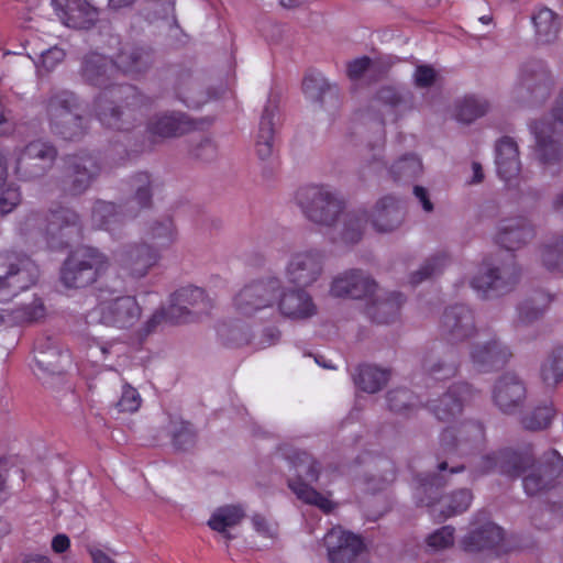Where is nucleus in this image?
Returning <instances> with one entry per match:
<instances>
[{"instance_id": "12", "label": "nucleus", "mask_w": 563, "mask_h": 563, "mask_svg": "<svg viewBox=\"0 0 563 563\" xmlns=\"http://www.w3.org/2000/svg\"><path fill=\"white\" fill-rule=\"evenodd\" d=\"M38 275V266L30 257L15 253L0 254V302L32 287Z\"/></svg>"}, {"instance_id": "1", "label": "nucleus", "mask_w": 563, "mask_h": 563, "mask_svg": "<svg viewBox=\"0 0 563 563\" xmlns=\"http://www.w3.org/2000/svg\"><path fill=\"white\" fill-rule=\"evenodd\" d=\"M152 63V49L135 45H124L114 60L96 52L84 57L80 68L82 78L102 89L95 101L96 114L102 125L119 131L132 128L128 119H134L135 112H141L152 100L134 86L114 84L112 80L119 73L135 77L146 71Z\"/></svg>"}, {"instance_id": "22", "label": "nucleus", "mask_w": 563, "mask_h": 563, "mask_svg": "<svg viewBox=\"0 0 563 563\" xmlns=\"http://www.w3.org/2000/svg\"><path fill=\"white\" fill-rule=\"evenodd\" d=\"M323 254L319 251L299 252L291 256L286 276L289 283L298 287H308L321 275Z\"/></svg>"}, {"instance_id": "9", "label": "nucleus", "mask_w": 563, "mask_h": 563, "mask_svg": "<svg viewBox=\"0 0 563 563\" xmlns=\"http://www.w3.org/2000/svg\"><path fill=\"white\" fill-rule=\"evenodd\" d=\"M78 97L69 90L54 91L47 100L51 130L64 140L75 141L86 133V119L80 114Z\"/></svg>"}, {"instance_id": "8", "label": "nucleus", "mask_w": 563, "mask_h": 563, "mask_svg": "<svg viewBox=\"0 0 563 563\" xmlns=\"http://www.w3.org/2000/svg\"><path fill=\"white\" fill-rule=\"evenodd\" d=\"M131 188L135 190V194L124 206H117L113 202L102 200L96 201L92 208L91 221L97 229L108 231L113 235L128 219L139 216V212H135L132 206L133 203L139 206V211L151 207L152 181L147 173H139L133 176Z\"/></svg>"}, {"instance_id": "33", "label": "nucleus", "mask_w": 563, "mask_h": 563, "mask_svg": "<svg viewBox=\"0 0 563 563\" xmlns=\"http://www.w3.org/2000/svg\"><path fill=\"white\" fill-rule=\"evenodd\" d=\"M302 91L311 102L328 109L339 103V89L317 71H308L302 80Z\"/></svg>"}, {"instance_id": "5", "label": "nucleus", "mask_w": 563, "mask_h": 563, "mask_svg": "<svg viewBox=\"0 0 563 563\" xmlns=\"http://www.w3.org/2000/svg\"><path fill=\"white\" fill-rule=\"evenodd\" d=\"M176 230L170 218L151 223L144 231L142 243L125 246L115 254L122 271L134 278L148 274L162 257V251L176 240Z\"/></svg>"}, {"instance_id": "64", "label": "nucleus", "mask_w": 563, "mask_h": 563, "mask_svg": "<svg viewBox=\"0 0 563 563\" xmlns=\"http://www.w3.org/2000/svg\"><path fill=\"white\" fill-rule=\"evenodd\" d=\"M252 523H253V527L254 529L265 536V537H269L272 538L274 536V531H273V528L272 526L268 523V521L266 520V518L262 515H254L253 518H252Z\"/></svg>"}, {"instance_id": "7", "label": "nucleus", "mask_w": 563, "mask_h": 563, "mask_svg": "<svg viewBox=\"0 0 563 563\" xmlns=\"http://www.w3.org/2000/svg\"><path fill=\"white\" fill-rule=\"evenodd\" d=\"M485 442V427L479 421L467 420L457 427L445 428L440 435V445L435 454L438 470H449L450 474L463 472L465 466L456 464L454 459L481 449Z\"/></svg>"}, {"instance_id": "4", "label": "nucleus", "mask_w": 563, "mask_h": 563, "mask_svg": "<svg viewBox=\"0 0 563 563\" xmlns=\"http://www.w3.org/2000/svg\"><path fill=\"white\" fill-rule=\"evenodd\" d=\"M280 280L269 277L245 285L234 297V307L243 316H253L258 310L272 307L278 300L280 313L294 320H303L317 313V306L305 290L280 291Z\"/></svg>"}, {"instance_id": "14", "label": "nucleus", "mask_w": 563, "mask_h": 563, "mask_svg": "<svg viewBox=\"0 0 563 563\" xmlns=\"http://www.w3.org/2000/svg\"><path fill=\"white\" fill-rule=\"evenodd\" d=\"M553 122L537 121L531 124L536 139V151L543 165L559 162L563 158V89L552 110Z\"/></svg>"}, {"instance_id": "20", "label": "nucleus", "mask_w": 563, "mask_h": 563, "mask_svg": "<svg viewBox=\"0 0 563 563\" xmlns=\"http://www.w3.org/2000/svg\"><path fill=\"white\" fill-rule=\"evenodd\" d=\"M461 548L467 553H506L508 548L505 542L504 530L496 523L486 520L473 528L461 541Z\"/></svg>"}, {"instance_id": "55", "label": "nucleus", "mask_w": 563, "mask_h": 563, "mask_svg": "<svg viewBox=\"0 0 563 563\" xmlns=\"http://www.w3.org/2000/svg\"><path fill=\"white\" fill-rule=\"evenodd\" d=\"M65 52L63 48L53 46L40 54V64H36L37 69H44L46 71L53 70L58 64L65 58Z\"/></svg>"}, {"instance_id": "46", "label": "nucleus", "mask_w": 563, "mask_h": 563, "mask_svg": "<svg viewBox=\"0 0 563 563\" xmlns=\"http://www.w3.org/2000/svg\"><path fill=\"white\" fill-rule=\"evenodd\" d=\"M555 413L556 411L552 401H549L534 407L529 413L522 417L521 423L527 430H544L550 427Z\"/></svg>"}, {"instance_id": "48", "label": "nucleus", "mask_w": 563, "mask_h": 563, "mask_svg": "<svg viewBox=\"0 0 563 563\" xmlns=\"http://www.w3.org/2000/svg\"><path fill=\"white\" fill-rule=\"evenodd\" d=\"M114 341L91 339L87 346V357L95 366H103L112 355H119L121 349Z\"/></svg>"}, {"instance_id": "39", "label": "nucleus", "mask_w": 563, "mask_h": 563, "mask_svg": "<svg viewBox=\"0 0 563 563\" xmlns=\"http://www.w3.org/2000/svg\"><path fill=\"white\" fill-rule=\"evenodd\" d=\"M243 517L244 511L240 506H223L211 515L208 526L212 530L222 533L228 541H231L233 536L228 531V528L239 525Z\"/></svg>"}, {"instance_id": "45", "label": "nucleus", "mask_w": 563, "mask_h": 563, "mask_svg": "<svg viewBox=\"0 0 563 563\" xmlns=\"http://www.w3.org/2000/svg\"><path fill=\"white\" fill-rule=\"evenodd\" d=\"M540 375L547 386H556L563 380V345L555 347L542 363Z\"/></svg>"}, {"instance_id": "40", "label": "nucleus", "mask_w": 563, "mask_h": 563, "mask_svg": "<svg viewBox=\"0 0 563 563\" xmlns=\"http://www.w3.org/2000/svg\"><path fill=\"white\" fill-rule=\"evenodd\" d=\"M390 376L388 369H382L373 365H361L354 377L355 385L366 393H377L386 385Z\"/></svg>"}, {"instance_id": "11", "label": "nucleus", "mask_w": 563, "mask_h": 563, "mask_svg": "<svg viewBox=\"0 0 563 563\" xmlns=\"http://www.w3.org/2000/svg\"><path fill=\"white\" fill-rule=\"evenodd\" d=\"M109 267L108 257L95 247L73 251L60 268V282L67 288H84L95 283Z\"/></svg>"}, {"instance_id": "34", "label": "nucleus", "mask_w": 563, "mask_h": 563, "mask_svg": "<svg viewBox=\"0 0 563 563\" xmlns=\"http://www.w3.org/2000/svg\"><path fill=\"white\" fill-rule=\"evenodd\" d=\"M197 129V123L180 112L164 113L148 122L151 134L161 137L179 136Z\"/></svg>"}, {"instance_id": "17", "label": "nucleus", "mask_w": 563, "mask_h": 563, "mask_svg": "<svg viewBox=\"0 0 563 563\" xmlns=\"http://www.w3.org/2000/svg\"><path fill=\"white\" fill-rule=\"evenodd\" d=\"M56 148L47 142L34 141L20 151L14 173L21 180H32L43 176L56 159Z\"/></svg>"}, {"instance_id": "47", "label": "nucleus", "mask_w": 563, "mask_h": 563, "mask_svg": "<svg viewBox=\"0 0 563 563\" xmlns=\"http://www.w3.org/2000/svg\"><path fill=\"white\" fill-rule=\"evenodd\" d=\"M368 221L369 216L365 210L346 213L344 218L342 240L347 244L357 243L362 239L364 229Z\"/></svg>"}, {"instance_id": "50", "label": "nucleus", "mask_w": 563, "mask_h": 563, "mask_svg": "<svg viewBox=\"0 0 563 563\" xmlns=\"http://www.w3.org/2000/svg\"><path fill=\"white\" fill-rule=\"evenodd\" d=\"M376 99L389 107L404 109H411L413 104V95L406 89H397L394 87H383L376 93Z\"/></svg>"}, {"instance_id": "2", "label": "nucleus", "mask_w": 563, "mask_h": 563, "mask_svg": "<svg viewBox=\"0 0 563 563\" xmlns=\"http://www.w3.org/2000/svg\"><path fill=\"white\" fill-rule=\"evenodd\" d=\"M534 462L531 444L520 450L504 448L482 455L472 472L475 476L499 472L515 478L531 467V472L523 477L522 485L527 495L534 496L555 486L556 479L563 474V456L558 450L550 449L542 454L538 465Z\"/></svg>"}, {"instance_id": "13", "label": "nucleus", "mask_w": 563, "mask_h": 563, "mask_svg": "<svg viewBox=\"0 0 563 563\" xmlns=\"http://www.w3.org/2000/svg\"><path fill=\"white\" fill-rule=\"evenodd\" d=\"M295 199L305 216L318 224L332 225L343 209V201L324 186L300 187Z\"/></svg>"}, {"instance_id": "42", "label": "nucleus", "mask_w": 563, "mask_h": 563, "mask_svg": "<svg viewBox=\"0 0 563 563\" xmlns=\"http://www.w3.org/2000/svg\"><path fill=\"white\" fill-rule=\"evenodd\" d=\"M386 399L390 411L405 416H409L420 405H423L420 397L413 395V393L406 388L389 390Z\"/></svg>"}, {"instance_id": "51", "label": "nucleus", "mask_w": 563, "mask_h": 563, "mask_svg": "<svg viewBox=\"0 0 563 563\" xmlns=\"http://www.w3.org/2000/svg\"><path fill=\"white\" fill-rule=\"evenodd\" d=\"M448 263L449 257L445 253H440L428 258L417 272L410 275V284L416 286L424 279L441 273Z\"/></svg>"}, {"instance_id": "59", "label": "nucleus", "mask_w": 563, "mask_h": 563, "mask_svg": "<svg viewBox=\"0 0 563 563\" xmlns=\"http://www.w3.org/2000/svg\"><path fill=\"white\" fill-rule=\"evenodd\" d=\"M541 517H549L551 522L550 523H547V525H541L538 522V517L534 516L532 518L533 520V525L538 528V529H544V530H549L551 529L552 527H554L555 522L560 521L561 518L563 517V504H553V505H550L549 507H547L544 510L541 511Z\"/></svg>"}, {"instance_id": "29", "label": "nucleus", "mask_w": 563, "mask_h": 563, "mask_svg": "<svg viewBox=\"0 0 563 563\" xmlns=\"http://www.w3.org/2000/svg\"><path fill=\"white\" fill-rule=\"evenodd\" d=\"M519 86L525 88L534 99L544 100L550 95L553 80L544 63L532 59L521 66Z\"/></svg>"}, {"instance_id": "49", "label": "nucleus", "mask_w": 563, "mask_h": 563, "mask_svg": "<svg viewBox=\"0 0 563 563\" xmlns=\"http://www.w3.org/2000/svg\"><path fill=\"white\" fill-rule=\"evenodd\" d=\"M541 258L544 267L551 273H563V236L543 245Z\"/></svg>"}, {"instance_id": "23", "label": "nucleus", "mask_w": 563, "mask_h": 563, "mask_svg": "<svg viewBox=\"0 0 563 563\" xmlns=\"http://www.w3.org/2000/svg\"><path fill=\"white\" fill-rule=\"evenodd\" d=\"M64 162L71 195L82 194L101 169L97 157L87 153L68 155Z\"/></svg>"}, {"instance_id": "18", "label": "nucleus", "mask_w": 563, "mask_h": 563, "mask_svg": "<svg viewBox=\"0 0 563 563\" xmlns=\"http://www.w3.org/2000/svg\"><path fill=\"white\" fill-rule=\"evenodd\" d=\"M330 563H369L362 538L355 533L332 528L324 538Z\"/></svg>"}, {"instance_id": "58", "label": "nucleus", "mask_w": 563, "mask_h": 563, "mask_svg": "<svg viewBox=\"0 0 563 563\" xmlns=\"http://www.w3.org/2000/svg\"><path fill=\"white\" fill-rule=\"evenodd\" d=\"M141 406V397L137 390L133 387H126L122 391V396L118 401L120 411L134 412Z\"/></svg>"}, {"instance_id": "43", "label": "nucleus", "mask_w": 563, "mask_h": 563, "mask_svg": "<svg viewBox=\"0 0 563 563\" xmlns=\"http://www.w3.org/2000/svg\"><path fill=\"white\" fill-rule=\"evenodd\" d=\"M488 108L489 104L486 100L474 95L465 96L455 104V118L460 122L471 123L483 117Z\"/></svg>"}, {"instance_id": "37", "label": "nucleus", "mask_w": 563, "mask_h": 563, "mask_svg": "<svg viewBox=\"0 0 563 563\" xmlns=\"http://www.w3.org/2000/svg\"><path fill=\"white\" fill-rule=\"evenodd\" d=\"M404 302L405 296L401 292L393 291L385 298H377L367 303L366 314L375 323L387 324L397 319Z\"/></svg>"}, {"instance_id": "61", "label": "nucleus", "mask_w": 563, "mask_h": 563, "mask_svg": "<svg viewBox=\"0 0 563 563\" xmlns=\"http://www.w3.org/2000/svg\"><path fill=\"white\" fill-rule=\"evenodd\" d=\"M371 65V58L363 56L356 58L347 64V76L350 79L355 80L361 78Z\"/></svg>"}, {"instance_id": "31", "label": "nucleus", "mask_w": 563, "mask_h": 563, "mask_svg": "<svg viewBox=\"0 0 563 563\" xmlns=\"http://www.w3.org/2000/svg\"><path fill=\"white\" fill-rule=\"evenodd\" d=\"M34 366L35 375H54L62 373V358L68 357L52 338H37L34 343Z\"/></svg>"}, {"instance_id": "44", "label": "nucleus", "mask_w": 563, "mask_h": 563, "mask_svg": "<svg viewBox=\"0 0 563 563\" xmlns=\"http://www.w3.org/2000/svg\"><path fill=\"white\" fill-rule=\"evenodd\" d=\"M552 296L543 291H537L532 297L523 301L518 308L519 320L523 323L532 322L539 319L550 302Z\"/></svg>"}, {"instance_id": "53", "label": "nucleus", "mask_w": 563, "mask_h": 563, "mask_svg": "<svg viewBox=\"0 0 563 563\" xmlns=\"http://www.w3.org/2000/svg\"><path fill=\"white\" fill-rule=\"evenodd\" d=\"M15 319L21 322H34L45 316V307L41 298H35L31 303L15 309Z\"/></svg>"}, {"instance_id": "62", "label": "nucleus", "mask_w": 563, "mask_h": 563, "mask_svg": "<svg viewBox=\"0 0 563 563\" xmlns=\"http://www.w3.org/2000/svg\"><path fill=\"white\" fill-rule=\"evenodd\" d=\"M194 155L199 159L210 161L216 157L217 147L211 140L205 139L194 150Z\"/></svg>"}, {"instance_id": "26", "label": "nucleus", "mask_w": 563, "mask_h": 563, "mask_svg": "<svg viewBox=\"0 0 563 563\" xmlns=\"http://www.w3.org/2000/svg\"><path fill=\"white\" fill-rule=\"evenodd\" d=\"M471 361L477 372H493L503 368L510 357L511 351L496 338L486 343H476L470 352Z\"/></svg>"}, {"instance_id": "21", "label": "nucleus", "mask_w": 563, "mask_h": 563, "mask_svg": "<svg viewBox=\"0 0 563 563\" xmlns=\"http://www.w3.org/2000/svg\"><path fill=\"white\" fill-rule=\"evenodd\" d=\"M441 333L451 345L472 338L476 333L473 311L465 305L446 308L441 321Z\"/></svg>"}, {"instance_id": "41", "label": "nucleus", "mask_w": 563, "mask_h": 563, "mask_svg": "<svg viewBox=\"0 0 563 563\" xmlns=\"http://www.w3.org/2000/svg\"><path fill=\"white\" fill-rule=\"evenodd\" d=\"M423 170L421 159L415 154H407L396 161L388 169L394 181H412L417 179Z\"/></svg>"}, {"instance_id": "36", "label": "nucleus", "mask_w": 563, "mask_h": 563, "mask_svg": "<svg viewBox=\"0 0 563 563\" xmlns=\"http://www.w3.org/2000/svg\"><path fill=\"white\" fill-rule=\"evenodd\" d=\"M277 111V104L268 100L261 115L258 132L255 137V151L261 161H265L273 155L274 118Z\"/></svg>"}, {"instance_id": "6", "label": "nucleus", "mask_w": 563, "mask_h": 563, "mask_svg": "<svg viewBox=\"0 0 563 563\" xmlns=\"http://www.w3.org/2000/svg\"><path fill=\"white\" fill-rule=\"evenodd\" d=\"M36 231L52 250H63L82 235V225L79 216L56 203L47 212H31L23 223L20 232L24 235Z\"/></svg>"}, {"instance_id": "15", "label": "nucleus", "mask_w": 563, "mask_h": 563, "mask_svg": "<svg viewBox=\"0 0 563 563\" xmlns=\"http://www.w3.org/2000/svg\"><path fill=\"white\" fill-rule=\"evenodd\" d=\"M291 464L298 477L289 479L288 486L294 494H296L298 499L306 504L317 506L327 514L331 512L334 507L333 503L301 479V476H305L309 482H317L320 474L319 462L309 453L298 451L291 456Z\"/></svg>"}, {"instance_id": "57", "label": "nucleus", "mask_w": 563, "mask_h": 563, "mask_svg": "<svg viewBox=\"0 0 563 563\" xmlns=\"http://www.w3.org/2000/svg\"><path fill=\"white\" fill-rule=\"evenodd\" d=\"M21 201V192L18 187L10 185L0 197V214L11 212Z\"/></svg>"}, {"instance_id": "30", "label": "nucleus", "mask_w": 563, "mask_h": 563, "mask_svg": "<svg viewBox=\"0 0 563 563\" xmlns=\"http://www.w3.org/2000/svg\"><path fill=\"white\" fill-rule=\"evenodd\" d=\"M459 364L457 353L452 346L442 347L441 355L435 356L433 352L429 353L422 365L427 372V387H431L435 382H444L455 376Z\"/></svg>"}, {"instance_id": "27", "label": "nucleus", "mask_w": 563, "mask_h": 563, "mask_svg": "<svg viewBox=\"0 0 563 563\" xmlns=\"http://www.w3.org/2000/svg\"><path fill=\"white\" fill-rule=\"evenodd\" d=\"M377 284L358 269H351L333 279L330 292L334 297L363 299L371 297Z\"/></svg>"}, {"instance_id": "54", "label": "nucleus", "mask_w": 563, "mask_h": 563, "mask_svg": "<svg viewBox=\"0 0 563 563\" xmlns=\"http://www.w3.org/2000/svg\"><path fill=\"white\" fill-rule=\"evenodd\" d=\"M455 529L452 526H444L427 538L428 547L434 550H442L453 545Z\"/></svg>"}, {"instance_id": "3", "label": "nucleus", "mask_w": 563, "mask_h": 563, "mask_svg": "<svg viewBox=\"0 0 563 563\" xmlns=\"http://www.w3.org/2000/svg\"><path fill=\"white\" fill-rule=\"evenodd\" d=\"M534 236V230L523 217L501 221L496 234V243L504 249L505 258L498 264L484 262L478 274L471 282L472 288L485 299L508 294L517 285L520 268L515 262L514 251L520 249Z\"/></svg>"}, {"instance_id": "63", "label": "nucleus", "mask_w": 563, "mask_h": 563, "mask_svg": "<svg viewBox=\"0 0 563 563\" xmlns=\"http://www.w3.org/2000/svg\"><path fill=\"white\" fill-rule=\"evenodd\" d=\"M384 144H385V135L382 134V135H379L378 141L375 144L371 145V148L374 153H373L372 159L369 162V165L375 170H379L382 167H385V163L382 161V156H380V152L384 148Z\"/></svg>"}, {"instance_id": "16", "label": "nucleus", "mask_w": 563, "mask_h": 563, "mask_svg": "<svg viewBox=\"0 0 563 563\" xmlns=\"http://www.w3.org/2000/svg\"><path fill=\"white\" fill-rule=\"evenodd\" d=\"M141 307L133 296L117 297L99 302L89 313L90 321H98L118 329L130 328L141 317Z\"/></svg>"}, {"instance_id": "25", "label": "nucleus", "mask_w": 563, "mask_h": 563, "mask_svg": "<svg viewBox=\"0 0 563 563\" xmlns=\"http://www.w3.org/2000/svg\"><path fill=\"white\" fill-rule=\"evenodd\" d=\"M62 22L73 29L88 30L99 16V11L88 0H52Z\"/></svg>"}, {"instance_id": "32", "label": "nucleus", "mask_w": 563, "mask_h": 563, "mask_svg": "<svg viewBox=\"0 0 563 563\" xmlns=\"http://www.w3.org/2000/svg\"><path fill=\"white\" fill-rule=\"evenodd\" d=\"M495 150L497 174L508 186H511V181L517 180L521 167L518 145L511 137L504 136L496 143Z\"/></svg>"}, {"instance_id": "52", "label": "nucleus", "mask_w": 563, "mask_h": 563, "mask_svg": "<svg viewBox=\"0 0 563 563\" xmlns=\"http://www.w3.org/2000/svg\"><path fill=\"white\" fill-rule=\"evenodd\" d=\"M172 442L176 450L186 451L196 443V432L190 422H173Z\"/></svg>"}, {"instance_id": "35", "label": "nucleus", "mask_w": 563, "mask_h": 563, "mask_svg": "<svg viewBox=\"0 0 563 563\" xmlns=\"http://www.w3.org/2000/svg\"><path fill=\"white\" fill-rule=\"evenodd\" d=\"M402 220L400 201L393 196H385L376 203L371 222L377 232H390L397 229Z\"/></svg>"}, {"instance_id": "10", "label": "nucleus", "mask_w": 563, "mask_h": 563, "mask_svg": "<svg viewBox=\"0 0 563 563\" xmlns=\"http://www.w3.org/2000/svg\"><path fill=\"white\" fill-rule=\"evenodd\" d=\"M418 483L419 485L416 488L418 505L428 507L430 515L439 520H445L466 511L473 500V495L470 489H459L445 498V507H441L439 514H437V506L442 504L440 492L443 486L442 477L437 474L426 475L423 477L419 476Z\"/></svg>"}, {"instance_id": "28", "label": "nucleus", "mask_w": 563, "mask_h": 563, "mask_svg": "<svg viewBox=\"0 0 563 563\" xmlns=\"http://www.w3.org/2000/svg\"><path fill=\"white\" fill-rule=\"evenodd\" d=\"M526 396V386L515 374L503 375L493 389V400L504 413H514L520 409Z\"/></svg>"}, {"instance_id": "19", "label": "nucleus", "mask_w": 563, "mask_h": 563, "mask_svg": "<svg viewBox=\"0 0 563 563\" xmlns=\"http://www.w3.org/2000/svg\"><path fill=\"white\" fill-rule=\"evenodd\" d=\"M212 305L202 288L186 286L170 296L168 317L174 323H184L192 320V314L208 313Z\"/></svg>"}, {"instance_id": "60", "label": "nucleus", "mask_w": 563, "mask_h": 563, "mask_svg": "<svg viewBox=\"0 0 563 563\" xmlns=\"http://www.w3.org/2000/svg\"><path fill=\"white\" fill-rule=\"evenodd\" d=\"M435 70L429 65L417 66L415 70V85L419 88H429L435 81Z\"/></svg>"}, {"instance_id": "24", "label": "nucleus", "mask_w": 563, "mask_h": 563, "mask_svg": "<svg viewBox=\"0 0 563 563\" xmlns=\"http://www.w3.org/2000/svg\"><path fill=\"white\" fill-rule=\"evenodd\" d=\"M472 393L467 383L454 384L439 399H428L426 407L439 421L453 422L462 412L464 402L471 399Z\"/></svg>"}, {"instance_id": "56", "label": "nucleus", "mask_w": 563, "mask_h": 563, "mask_svg": "<svg viewBox=\"0 0 563 563\" xmlns=\"http://www.w3.org/2000/svg\"><path fill=\"white\" fill-rule=\"evenodd\" d=\"M163 322L174 323L168 317V308L155 311L151 318L144 323L139 331L140 340L143 341L151 333L156 331L157 327Z\"/></svg>"}, {"instance_id": "38", "label": "nucleus", "mask_w": 563, "mask_h": 563, "mask_svg": "<svg viewBox=\"0 0 563 563\" xmlns=\"http://www.w3.org/2000/svg\"><path fill=\"white\" fill-rule=\"evenodd\" d=\"M532 23L536 32V41L539 44L553 43L561 30L560 16L547 7L537 10L532 15Z\"/></svg>"}]
</instances>
